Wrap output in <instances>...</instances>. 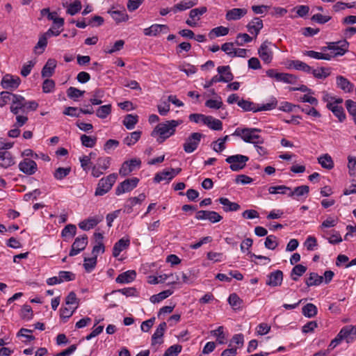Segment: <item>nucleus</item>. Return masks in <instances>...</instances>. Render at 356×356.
<instances>
[{
    "label": "nucleus",
    "mask_w": 356,
    "mask_h": 356,
    "mask_svg": "<svg viewBox=\"0 0 356 356\" xmlns=\"http://www.w3.org/2000/svg\"><path fill=\"white\" fill-rule=\"evenodd\" d=\"M47 40L48 38L44 33L39 36L38 41L34 47L36 54H40L44 51L47 46Z\"/></svg>",
    "instance_id": "obj_39"
},
{
    "label": "nucleus",
    "mask_w": 356,
    "mask_h": 356,
    "mask_svg": "<svg viewBox=\"0 0 356 356\" xmlns=\"http://www.w3.org/2000/svg\"><path fill=\"white\" fill-rule=\"evenodd\" d=\"M138 182L139 179L137 177L125 179L117 186L115 188V194L120 195L132 191L137 186Z\"/></svg>",
    "instance_id": "obj_12"
},
{
    "label": "nucleus",
    "mask_w": 356,
    "mask_h": 356,
    "mask_svg": "<svg viewBox=\"0 0 356 356\" xmlns=\"http://www.w3.org/2000/svg\"><path fill=\"white\" fill-rule=\"evenodd\" d=\"M81 142L83 146L86 147H93L97 142V138L96 137H92L90 136H87L86 134H83L80 138Z\"/></svg>",
    "instance_id": "obj_62"
},
{
    "label": "nucleus",
    "mask_w": 356,
    "mask_h": 356,
    "mask_svg": "<svg viewBox=\"0 0 356 356\" xmlns=\"http://www.w3.org/2000/svg\"><path fill=\"white\" fill-rule=\"evenodd\" d=\"M336 83L345 92H350L354 88V85L348 79L341 75L337 76Z\"/></svg>",
    "instance_id": "obj_27"
},
{
    "label": "nucleus",
    "mask_w": 356,
    "mask_h": 356,
    "mask_svg": "<svg viewBox=\"0 0 356 356\" xmlns=\"http://www.w3.org/2000/svg\"><path fill=\"white\" fill-rule=\"evenodd\" d=\"M321 236L332 245L339 244L343 241L340 233L336 230H331L329 234H321Z\"/></svg>",
    "instance_id": "obj_33"
},
{
    "label": "nucleus",
    "mask_w": 356,
    "mask_h": 356,
    "mask_svg": "<svg viewBox=\"0 0 356 356\" xmlns=\"http://www.w3.org/2000/svg\"><path fill=\"white\" fill-rule=\"evenodd\" d=\"M88 242V236L86 234L76 237L72 245L69 255L74 257L79 254L86 248Z\"/></svg>",
    "instance_id": "obj_13"
},
{
    "label": "nucleus",
    "mask_w": 356,
    "mask_h": 356,
    "mask_svg": "<svg viewBox=\"0 0 356 356\" xmlns=\"http://www.w3.org/2000/svg\"><path fill=\"white\" fill-rule=\"evenodd\" d=\"M309 74H312L316 79H325L330 74V69L327 67H319L312 69Z\"/></svg>",
    "instance_id": "obj_45"
},
{
    "label": "nucleus",
    "mask_w": 356,
    "mask_h": 356,
    "mask_svg": "<svg viewBox=\"0 0 356 356\" xmlns=\"http://www.w3.org/2000/svg\"><path fill=\"white\" fill-rule=\"evenodd\" d=\"M264 26L263 21L259 17H254L247 25L248 32L257 37Z\"/></svg>",
    "instance_id": "obj_24"
},
{
    "label": "nucleus",
    "mask_w": 356,
    "mask_h": 356,
    "mask_svg": "<svg viewBox=\"0 0 356 356\" xmlns=\"http://www.w3.org/2000/svg\"><path fill=\"white\" fill-rule=\"evenodd\" d=\"M138 122V116L137 115L127 114L125 115L122 124L128 130H132Z\"/></svg>",
    "instance_id": "obj_35"
},
{
    "label": "nucleus",
    "mask_w": 356,
    "mask_h": 356,
    "mask_svg": "<svg viewBox=\"0 0 356 356\" xmlns=\"http://www.w3.org/2000/svg\"><path fill=\"white\" fill-rule=\"evenodd\" d=\"M277 104V101L276 98L273 97L270 101L266 104H263L261 105H257V112L262 111H271L276 108Z\"/></svg>",
    "instance_id": "obj_59"
},
{
    "label": "nucleus",
    "mask_w": 356,
    "mask_h": 356,
    "mask_svg": "<svg viewBox=\"0 0 356 356\" xmlns=\"http://www.w3.org/2000/svg\"><path fill=\"white\" fill-rule=\"evenodd\" d=\"M305 55L314 59L330 60L331 57L327 53L317 52L313 50L307 51Z\"/></svg>",
    "instance_id": "obj_53"
},
{
    "label": "nucleus",
    "mask_w": 356,
    "mask_h": 356,
    "mask_svg": "<svg viewBox=\"0 0 356 356\" xmlns=\"http://www.w3.org/2000/svg\"><path fill=\"white\" fill-rule=\"evenodd\" d=\"M141 165V161L139 159H132L124 161L120 168L119 173L122 177L129 175L135 169L139 168Z\"/></svg>",
    "instance_id": "obj_14"
},
{
    "label": "nucleus",
    "mask_w": 356,
    "mask_h": 356,
    "mask_svg": "<svg viewBox=\"0 0 356 356\" xmlns=\"http://www.w3.org/2000/svg\"><path fill=\"white\" fill-rule=\"evenodd\" d=\"M169 31L168 26L165 24H154L143 30V33L147 36H157L161 33H167Z\"/></svg>",
    "instance_id": "obj_18"
},
{
    "label": "nucleus",
    "mask_w": 356,
    "mask_h": 356,
    "mask_svg": "<svg viewBox=\"0 0 356 356\" xmlns=\"http://www.w3.org/2000/svg\"><path fill=\"white\" fill-rule=\"evenodd\" d=\"M273 46L272 42L264 41L258 49L259 56L266 64H269L273 60V52L272 47Z\"/></svg>",
    "instance_id": "obj_9"
},
{
    "label": "nucleus",
    "mask_w": 356,
    "mask_h": 356,
    "mask_svg": "<svg viewBox=\"0 0 356 356\" xmlns=\"http://www.w3.org/2000/svg\"><path fill=\"white\" fill-rule=\"evenodd\" d=\"M57 65V62L54 58H49L47 60L46 64L42 69L41 75L43 78L51 77L54 72Z\"/></svg>",
    "instance_id": "obj_25"
},
{
    "label": "nucleus",
    "mask_w": 356,
    "mask_h": 356,
    "mask_svg": "<svg viewBox=\"0 0 356 356\" xmlns=\"http://www.w3.org/2000/svg\"><path fill=\"white\" fill-rule=\"evenodd\" d=\"M283 280V273L280 270H276L267 276L266 284L270 286H280Z\"/></svg>",
    "instance_id": "obj_20"
},
{
    "label": "nucleus",
    "mask_w": 356,
    "mask_h": 356,
    "mask_svg": "<svg viewBox=\"0 0 356 356\" xmlns=\"http://www.w3.org/2000/svg\"><path fill=\"white\" fill-rule=\"evenodd\" d=\"M206 125L211 129L215 131H220L222 129V123L218 120L216 119L211 115H208Z\"/></svg>",
    "instance_id": "obj_44"
},
{
    "label": "nucleus",
    "mask_w": 356,
    "mask_h": 356,
    "mask_svg": "<svg viewBox=\"0 0 356 356\" xmlns=\"http://www.w3.org/2000/svg\"><path fill=\"white\" fill-rule=\"evenodd\" d=\"M207 12L205 6L193 8L189 12V18L186 20V24L190 27H196L197 22L200 20L201 17Z\"/></svg>",
    "instance_id": "obj_11"
},
{
    "label": "nucleus",
    "mask_w": 356,
    "mask_h": 356,
    "mask_svg": "<svg viewBox=\"0 0 356 356\" xmlns=\"http://www.w3.org/2000/svg\"><path fill=\"white\" fill-rule=\"evenodd\" d=\"M182 123V120H166L159 123L152 131L151 136L156 138L157 143H163L168 138L175 135L177 127Z\"/></svg>",
    "instance_id": "obj_1"
},
{
    "label": "nucleus",
    "mask_w": 356,
    "mask_h": 356,
    "mask_svg": "<svg viewBox=\"0 0 356 356\" xmlns=\"http://www.w3.org/2000/svg\"><path fill=\"white\" fill-rule=\"evenodd\" d=\"M136 277V273L134 270H127L120 274L116 277V282L120 284H129L133 282Z\"/></svg>",
    "instance_id": "obj_29"
},
{
    "label": "nucleus",
    "mask_w": 356,
    "mask_h": 356,
    "mask_svg": "<svg viewBox=\"0 0 356 356\" xmlns=\"http://www.w3.org/2000/svg\"><path fill=\"white\" fill-rule=\"evenodd\" d=\"M261 129L251 127H238L232 136L240 138L243 142L250 144L264 143L265 139L261 135Z\"/></svg>",
    "instance_id": "obj_2"
},
{
    "label": "nucleus",
    "mask_w": 356,
    "mask_h": 356,
    "mask_svg": "<svg viewBox=\"0 0 356 356\" xmlns=\"http://www.w3.org/2000/svg\"><path fill=\"white\" fill-rule=\"evenodd\" d=\"M211 334L216 339L219 344H224L226 341V337L224 332V327L219 326L217 329L211 330Z\"/></svg>",
    "instance_id": "obj_42"
},
{
    "label": "nucleus",
    "mask_w": 356,
    "mask_h": 356,
    "mask_svg": "<svg viewBox=\"0 0 356 356\" xmlns=\"http://www.w3.org/2000/svg\"><path fill=\"white\" fill-rule=\"evenodd\" d=\"M71 172V168L59 167L56 168L54 172V177L56 180H62L66 177Z\"/></svg>",
    "instance_id": "obj_54"
},
{
    "label": "nucleus",
    "mask_w": 356,
    "mask_h": 356,
    "mask_svg": "<svg viewBox=\"0 0 356 356\" xmlns=\"http://www.w3.org/2000/svg\"><path fill=\"white\" fill-rule=\"evenodd\" d=\"M266 75L272 79H275L278 82L294 84L297 81V77L291 74L278 72L275 69H269L266 72Z\"/></svg>",
    "instance_id": "obj_8"
},
{
    "label": "nucleus",
    "mask_w": 356,
    "mask_h": 356,
    "mask_svg": "<svg viewBox=\"0 0 356 356\" xmlns=\"http://www.w3.org/2000/svg\"><path fill=\"white\" fill-rule=\"evenodd\" d=\"M339 222V218L337 216H328L319 225L318 230L321 234H329V228L335 227Z\"/></svg>",
    "instance_id": "obj_21"
},
{
    "label": "nucleus",
    "mask_w": 356,
    "mask_h": 356,
    "mask_svg": "<svg viewBox=\"0 0 356 356\" xmlns=\"http://www.w3.org/2000/svg\"><path fill=\"white\" fill-rule=\"evenodd\" d=\"M19 170L27 175H33L38 170L37 163L33 161L29 158L24 159L22 161L19 162Z\"/></svg>",
    "instance_id": "obj_15"
},
{
    "label": "nucleus",
    "mask_w": 356,
    "mask_h": 356,
    "mask_svg": "<svg viewBox=\"0 0 356 356\" xmlns=\"http://www.w3.org/2000/svg\"><path fill=\"white\" fill-rule=\"evenodd\" d=\"M167 328L165 322L161 323L156 327L154 333L152 336V346L161 345L163 343V337Z\"/></svg>",
    "instance_id": "obj_19"
},
{
    "label": "nucleus",
    "mask_w": 356,
    "mask_h": 356,
    "mask_svg": "<svg viewBox=\"0 0 356 356\" xmlns=\"http://www.w3.org/2000/svg\"><path fill=\"white\" fill-rule=\"evenodd\" d=\"M76 234V227L73 224L67 225L61 232V236L65 241L73 238Z\"/></svg>",
    "instance_id": "obj_40"
},
{
    "label": "nucleus",
    "mask_w": 356,
    "mask_h": 356,
    "mask_svg": "<svg viewBox=\"0 0 356 356\" xmlns=\"http://www.w3.org/2000/svg\"><path fill=\"white\" fill-rule=\"evenodd\" d=\"M181 350L182 346L181 345H172L165 350L163 356H177Z\"/></svg>",
    "instance_id": "obj_64"
},
{
    "label": "nucleus",
    "mask_w": 356,
    "mask_h": 356,
    "mask_svg": "<svg viewBox=\"0 0 356 356\" xmlns=\"http://www.w3.org/2000/svg\"><path fill=\"white\" fill-rule=\"evenodd\" d=\"M15 159L8 151L0 152V166L8 168L15 164Z\"/></svg>",
    "instance_id": "obj_28"
},
{
    "label": "nucleus",
    "mask_w": 356,
    "mask_h": 356,
    "mask_svg": "<svg viewBox=\"0 0 356 356\" xmlns=\"http://www.w3.org/2000/svg\"><path fill=\"white\" fill-rule=\"evenodd\" d=\"M141 135H142L141 131H133L124 138L123 142L127 146H129V147L132 146L140 140Z\"/></svg>",
    "instance_id": "obj_38"
},
{
    "label": "nucleus",
    "mask_w": 356,
    "mask_h": 356,
    "mask_svg": "<svg viewBox=\"0 0 356 356\" xmlns=\"http://www.w3.org/2000/svg\"><path fill=\"white\" fill-rule=\"evenodd\" d=\"M19 316L24 321H29L31 320L33 317V313L31 307L29 305H23L20 311Z\"/></svg>",
    "instance_id": "obj_52"
},
{
    "label": "nucleus",
    "mask_w": 356,
    "mask_h": 356,
    "mask_svg": "<svg viewBox=\"0 0 356 356\" xmlns=\"http://www.w3.org/2000/svg\"><path fill=\"white\" fill-rule=\"evenodd\" d=\"M21 83V79L18 76L10 74H5L1 81V86L8 90H15Z\"/></svg>",
    "instance_id": "obj_10"
},
{
    "label": "nucleus",
    "mask_w": 356,
    "mask_h": 356,
    "mask_svg": "<svg viewBox=\"0 0 356 356\" xmlns=\"http://www.w3.org/2000/svg\"><path fill=\"white\" fill-rule=\"evenodd\" d=\"M248 161L249 157L242 154L229 156L225 159V161L230 164L229 168L234 172H238L243 169Z\"/></svg>",
    "instance_id": "obj_7"
},
{
    "label": "nucleus",
    "mask_w": 356,
    "mask_h": 356,
    "mask_svg": "<svg viewBox=\"0 0 356 356\" xmlns=\"http://www.w3.org/2000/svg\"><path fill=\"white\" fill-rule=\"evenodd\" d=\"M115 7L113 6L111 9L108 10V13L111 16L113 19L117 23L125 22H127L129 19L128 14L127 13L125 9H122L121 10H115Z\"/></svg>",
    "instance_id": "obj_23"
},
{
    "label": "nucleus",
    "mask_w": 356,
    "mask_h": 356,
    "mask_svg": "<svg viewBox=\"0 0 356 356\" xmlns=\"http://www.w3.org/2000/svg\"><path fill=\"white\" fill-rule=\"evenodd\" d=\"M117 178L118 175L116 173H112L99 179L95 189V195L96 196H102L107 193L112 188Z\"/></svg>",
    "instance_id": "obj_4"
},
{
    "label": "nucleus",
    "mask_w": 356,
    "mask_h": 356,
    "mask_svg": "<svg viewBox=\"0 0 356 356\" xmlns=\"http://www.w3.org/2000/svg\"><path fill=\"white\" fill-rule=\"evenodd\" d=\"M111 104L103 105L96 110V115L100 119H105L111 113Z\"/></svg>",
    "instance_id": "obj_46"
},
{
    "label": "nucleus",
    "mask_w": 356,
    "mask_h": 356,
    "mask_svg": "<svg viewBox=\"0 0 356 356\" xmlns=\"http://www.w3.org/2000/svg\"><path fill=\"white\" fill-rule=\"evenodd\" d=\"M195 218L199 220H208L212 223L220 222L222 217L216 211H198L195 214Z\"/></svg>",
    "instance_id": "obj_16"
},
{
    "label": "nucleus",
    "mask_w": 356,
    "mask_h": 356,
    "mask_svg": "<svg viewBox=\"0 0 356 356\" xmlns=\"http://www.w3.org/2000/svg\"><path fill=\"white\" fill-rule=\"evenodd\" d=\"M356 339V325H346L343 327L336 337L332 339L329 345L330 348H336L342 341L348 343H352Z\"/></svg>",
    "instance_id": "obj_3"
},
{
    "label": "nucleus",
    "mask_w": 356,
    "mask_h": 356,
    "mask_svg": "<svg viewBox=\"0 0 356 356\" xmlns=\"http://www.w3.org/2000/svg\"><path fill=\"white\" fill-rule=\"evenodd\" d=\"M268 191L270 194H282L287 195L289 196L290 188L284 185H279L275 186H270Z\"/></svg>",
    "instance_id": "obj_50"
},
{
    "label": "nucleus",
    "mask_w": 356,
    "mask_h": 356,
    "mask_svg": "<svg viewBox=\"0 0 356 356\" xmlns=\"http://www.w3.org/2000/svg\"><path fill=\"white\" fill-rule=\"evenodd\" d=\"M291 66L297 70H300L309 74L312 71V67L309 65L300 60L292 61Z\"/></svg>",
    "instance_id": "obj_60"
},
{
    "label": "nucleus",
    "mask_w": 356,
    "mask_h": 356,
    "mask_svg": "<svg viewBox=\"0 0 356 356\" xmlns=\"http://www.w3.org/2000/svg\"><path fill=\"white\" fill-rule=\"evenodd\" d=\"M314 93L307 92L303 95H296V99L299 102L309 103V104L317 106L318 104V99L314 97Z\"/></svg>",
    "instance_id": "obj_34"
},
{
    "label": "nucleus",
    "mask_w": 356,
    "mask_h": 356,
    "mask_svg": "<svg viewBox=\"0 0 356 356\" xmlns=\"http://www.w3.org/2000/svg\"><path fill=\"white\" fill-rule=\"evenodd\" d=\"M248 13L245 8H232L226 13V19L228 21L238 20L244 17Z\"/></svg>",
    "instance_id": "obj_30"
},
{
    "label": "nucleus",
    "mask_w": 356,
    "mask_h": 356,
    "mask_svg": "<svg viewBox=\"0 0 356 356\" xmlns=\"http://www.w3.org/2000/svg\"><path fill=\"white\" fill-rule=\"evenodd\" d=\"M76 309V307L73 306L61 307L60 309V318L65 321L67 320L70 317L72 316Z\"/></svg>",
    "instance_id": "obj_61"
},
{
    "label": "nucleus",
    "mask_w": 356,
    "mask_h": 356,
    "mask_svg": "<svg viewBox=\"0 0 356 356\" xmlns=\"http://www.w3.org/2000/svg\"><path fill=\"white\" fill-rule=\"evenodd\" d=\"M196 4L195 2L192 1H181L179 3H177L173 7L174 13L177 11H183L193 7Z\"/></svg>",
    "instance_id": "obj_55"
},
{
    "label": "nucleus",
    "mask_w": 356,
    "mask_h": 356,
    "mask_svg": "<svg viewBox=\"0 0 356 356\" xmlns=\"http://www.w3.org/2000/svg\"><path fill=\"white\" fill-rule=\"evenodd\" d=\"M348 42L346 40H343L336 43H330L327 47H323V50L325 51L327 49L330 51V52H327V54L331 57L332 60L335 56L344 55L348 51Z\"/></svg>",
    "instance_id": "obj_5"
},
{
    "label": "nucleus",
    "mask_w": 356,
    "mask_h": 356,
    "mask_svg": "<svg viewBox=\"0 0 356 356\" xmlns=\"http://www.w3.org/2000/svg\"><path fill=\"white\" fill-rule=\"evenodd\" d=\"M307 270V267L302 265L298 264L295 266L291 271V278L294 281H297L298 277L302 276Z\"/></svg>",
    "instance_id": "obj_56"
},
{
    "label": "nucleus",
    "mask_w": 356,
    "mask_h": 356,
    "mask_svg": "<svg viewBox=\"0 0 356 356\" xmlns=\"http://www.w3.org/2000/svg\"><path fill=\"white\" fill-rule=\"evenodd\" d=\"M104 97V91L101 88H96L92 93L90 102L92 105H100L103 102L102 99Z\"/></svg>",
    "instance_id": "obj_37"
},
{
    "label": "nucleus",
    "mask_w": 356,
    "mask_h": 356,
    "mask_svg": "<svg viewBox=\"0 0 356 356\" xmlns=\"http://www.w3.org/2000/svg\"><path fill=\"white\" fill-rule=\"evenodd\" d=\"M302 314L308 318L314 317L317 314V307L312 303H307L302 307Z\"/></svg>",
    "instance_id": "obj_57"
},
{
    "label": "nucleus",
    "mask_w": 356,
    "mask_h": 356,
    "mask_svg": "<svg viewBox=\"0 0 356 356\" xmlns=\"http://www.w3.org/2000/svg\"><path fill=\"white\" fill-rule=\"evenodd\" d=\"M345 106L349 115L352 117L354 123L356 124V102L352 99H347Z\"/></svg>",
    "instance_id": "obj_51"
},
{
    "label": "nucleus",
    "mask_w": 356,
    "mask_h": 356,
    "mask_svg": "<svg viewBox=\"0 0 356 356\" xmlns=\"http://www.w3.org/2000/svg\"><path fill=\"white\" fill-rule=\"evenodd\" d=\"M130 240L128 237H123L116 242L113 248V256L117 257L121 252L129 246Z\"/></svg>",
    "instance_id": "obj_26"
},
{
    "label": "nucleus",
    "mask_w": 356,
    "mask_h": 356,
    "mask_svg": "<svg viewBox=\"0 0 356 356\" xmlns=\"http://www.w3.org/2000/svg\"><path fill=\"white\" fill-rule=\"evenodd\" d=\"M204 137L202 134L198 132H194L189 135V136L186 138L184 143L183 144V149L184 152L187 154H191L195 152L202 140Z\"/></svg>",
    "instance_id": "obj_6"
},
{
    "label": "nucleus",
    "mask_w": 356,
    "mask_h": 356,
    "mask_svg": "<svg viewBox=\"0 0 356 356\" xmlns=\"http://www.w3.org/2000/svg\"><path fill=\"white\" fill-rule=\"evenodd\" d=\"M173 179L172 175L170 170V169L168 170H163L161 172H159L156 173L154 176V182L159 183L162 181H170Z\"/></svg>",
    "instance_id": "obj_43"
},
{
    "label": "nucleus",
    "mask_w": 356,
    "mask_h": 356,
    "mask_svg": "<svg viewBox=\"0 0 356 356\" xmlns=\"http://www.w3.org/2000/svg\"><path fill=\"white\" fill-rule=\"evenodd\" d=\"M173 293V291L171 289H168L163 291L158 294L153 295L150 298V301L152 303H158L164 299L168 298L170 296H171Z\"/></svg>",
    "instance_id": "obj_47"
},
{
    "label": "nucleus",
    "mask_w": 356,
    "mask_h": 356,
    "mask_svg": "<svg viewBox=\"0 0 356 356\" xmlns=\"http://www.w3.org/2000/svg\"><path fill=\"white\" fill-rule=\"evenodd\" d=\"M228 33L229 29L227 27L220 26L211 29L209 33V35L210 38L212 39L216 37L225 36L228 34Z\"/></svg>",
    "instance_id": "obj_48"
},
{
    "label": "nucleus",
    "mask_w": 356,
    "mask_h": 356,
    "mask_svg": "<svg viewBox=\"0 0 356 356\" xmlns=\"http://www.w3.org/2000/svg\"><path fill=\"white\" fill-rule=\"evenodd\" d=\"M25 98L20 95L15 94L13 96L10 106V112L14 115H17L20 111L25 113Z\"/></svg>",
    "instance_id": "obj_17"
},
{
    "label": "nucleus",
    "mask_w": 356,
    "mask_h": 356,
    "mask_svg": "<svg viewBox=\"0 0 356 356\" xmlns=\"http://www.w3.org/2000/svg\"><path fill=\"white\" fill-rule=\"evenodd\" d=\"M238 106L245 111L257 112V105L250 101L241 99L238 102Z\"/></svg>",
    "instance_id": "obj_58"
},
{
    "label": "nucleus",
    "mask_w": 356,
    "mask_h": 356,
    "mask_svg": "<svg viewBox=\"0 0 356 356\" xmlns=\"http://www.w3.org/2000/svg\"><path fill=\"white\" fill-rule=\"evenodd\" d=\"M309 192V188L308 186L302 185L296 187L294 190H291L290 188V192L289 193V197H300L302 196H307Z\"/></svg>",
    "instance_id": "obj_36"
},
{
    "label": "nucleus",
    "mask_w": 356,
    "mask_h": 356,
    "mask_svg": "<svg viewBox=\"0 0 356 356\" xmlns=\"http://www.w3.org/2000/svg\"><path fill=\"white\" fill-rule=\"evenodd\" d=\"M323 282V277L318 275L316 273H311L309 277L306 281V284L308 286H318Z\"/></svg>",
    "instance_id": "obj_49"
},
{
    "label": "nucleus",
    "mask_w": 356,
    "mask_h": 356,
    "mask_svg": "<svg viewBox=\"0 0 356 356\" xmlns=\"http://www.w3.org/2000/svg\"><path fill=\"white\" fill-rule=\"evenodd\" d=\"M218 201L223 206L225 212L236 211L240 209V205L236 202H231L227 197H220Z\"/></svg>",
    "instance_id": "obj_31"
},
{
    "label": "nucleus",
    "mask_w": 356,
    "mask_h": 356,
    "mask_svg": "<svg viewBox=\"0 0 356 356\" xmlns=\"http://www.w3.org/2000/svg\"><path fill=\"white\" fill-rule=\"evenodd\" d=\"M217 72L219 75L221 76L222 82L224 83H229L234 79V76L229 65L218 66L217 67Z\"/></svg>",
    "instance_id": "obj_32"
},
{
    "label": "nucleus",
    "mask_w": 356,
    "mask_h": 356,
    "mask_svg": "<svg viewBox=\"0 0 356 356\" xmlns=\"http://www.w3.org/2000/svg\"><path fill=\"white\" fill-rule=\"evenodd\" d=\"M265 247L268 250H275L278 246V240L275 235H269L266 238Z\"/></svg>",
    "instance_id": "obj_63"
},
{
    "label": "nucleus",
    "mask_w": 356,
    "mask_h": 356,
    "mask_svg": "<svg viewBox=\"0 0 356 356\" xmlns=\"http://www.w3.org/2000/svg\"><path fill=\"white\" fill-rule=\"evenodd\" d=\"M103 218L99 216H92L81 221L79 223L80 229L84 231H88L94 228L98 223L102 220Z\"/></svg>",
    "instance_id": "obj_22"
},
{
    "label": "nucleus",
    "mask_w": 356,
    "mask_h": 356,
    "mask_svg": "<svg viewBox=\"0 0 356 356\" xmlns=\"http://www.w3.org/2000/svg\"><path fill=\"white\" fill-rule=\"evenodd\" d=\"M318 163L322 168L331 170L334 168V162L332 157L328 154H325L318 158Z\"/></svg>",
    "instance_id": "obj_41"
}]
</instances>
